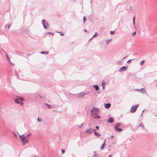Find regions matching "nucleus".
<instances>
[{"label":"nucleus","instance_id":"nucleus-1","mask_svg":"<svg viewBox=\"0 0 157 157\" xmlns=\"http://www.w3.org/2000/svg\"><path fill=\"white\" fill-rule=\"evenodd\" d=\"M99 113V109L94 107L92 108L90 110V113L91 116H93L94 115H98Z\"/></svg>","mask_w":157,"mask_h":157},{"label":"nucleus","instance_id":"nucleus-2","mask_svg":"<svg viewBox=\"0 0 157 157\" xmlns=\"http://www.w3.org/2000/svg\"><path fill=\"white\" fill-rule=\"evenodd\" d=\"M19 137L20 139L21 140V141L22 143V144L24 145L26 143H29V141L28 139L26 138L25 137H23L24 134L22 135H20L18 134Z\"/></svg>","mask_w":157,"mask_h":157},{"label":"nucleus","instance_id":"nucleus-3","mask_svg":"<svg viewBox=\"0 0 157 157\" xmlns=\"http://www.w3.org/2000/svg\"><path fill=\"white\" fill-rule=\"evenodd\" d=\"M42 22L44 28L46 29L48 28V26H49L48 22L46 21L45 20L43 19L42 21Z\"/></svg>","mask_w":157,"mask_h":157},{"label":"nucleus","instance_id":"nucleus-4","mask_svg":"<svg viewBox=\"0 0 157 157\" xmlns=\"http://www.w3.org/2000/svg\"><path fill=\"white\" fill-rule=\"evenodd\" d=\"M139 106V105H136L132 106L130 109V112L132 113H134L136 112L137 108Z\"/></svg>","mask_w":157,"mask_h":157},{"label":"nucleus","instance_id":"nucleus-5","mask_svg":"<svg viewBox=\"0 0 157 157\" xmlns=\"http://www.w3.org/2000/svg\"><path fill=\"white\" fill-rule=\"evenodd\" d=\"M89 93V92L85 93L84 92H81L78 94V96L80 98H82L84 97L85 95L88 94Z\"/></svg>","mask_w":157,"mask_h":157},{"label":"nucleus","instance_id":"nucleus-6","mask_svg":"<svg viewBox=\"0 0 157 157\" xmlns=\"http://www.w3.org/2000/svg\"><path fill=\"white\" fill-rule=\"evenodd\" d=\"M93 129L90 128L86 130L85 132L88 134H91L93 133Z\"/></svg>","mask_w":157,"mask_h":157},{"label":"nucleus","instance_id":"nucleus-7","mask_svg":"<svg viewBox=\"0 0 157 157\" xmlns=\"http://www.w3.org/2000/svg\"><path fill=\"white\" fill-rule=\"evenodd\" d=\"M128 68V66H123L121 67L119 70V72H122L125 71Z\"/></svg>","mask_w":157,"mask_h":157},{"label":"nucleus","instance_id":"nucleus-8","mask_svg":"<svg viewBox=\"0 0 157 157\" xmlns=\"http://www.w3.org/2000/svg\"><path fill=\"white\" fill-rule=\"evenodd\" d=\"M107 121L110 123H112L114 122V119L112 117H110L107 120Z\"/></svg>","mask_w":157,"mask_h":157},{"label":"nucleus","instance_id":"nucleus-9","mask_svg":"<svg viewBox=\"0 0 157 157\" xmlns=\"http://www.w3.org/2000/svg\"><path fill=\"white\" fill-rule=\"evenodd\" d=\"M93 131L94 132V134L95 136H96L97 137H99L101 136V135L99 133L95 132L96 130L95 129H93Z\"/></svg>","mask_w":157,"mask_h":157},{"label":"nucleus","instance_id":"nucleus-10","mask_svg":"<svg viewBox=\"0 0 157 157\" xmlns=\"http://www.w3.org/2000/svg\"><path fill=\"white\" fill-rule=\"evenodd\" d=\"M110 106H111V104L109 103H108L107 104H105V108H107V109L109 108L110 107Z\"/></svg>","mask_w":157,"mask_h":157},{"label":"nucleus","instance_id":"nucleus-11","mask_svg":"<svg viewBox=\"0 0 157 157\" xmlns=\"http://www.w3.org/2000/svg\"><path fill=\"white\" fill-rule=\"evenodd\" d=\"M121 125V123H117V124H116L115 126V129L116 130V129L118 128H118L119 127V126L120 125Z\"/></svg>","mask_w":157,"mask_h":157},{"label":"nucleus","instance_id":"nucleus-12","mask_svg":"<svg viewBox=\"0 0 157 157\" xmlns=\"http://www.w3.org/2000/svg\"><path fill=\"white\" fill-rule=\"evenodd\" d=\"M93 87L96 90H99V87L98 85H95L93 86Z\"/></svg>","mask_w":157,"mask_h":157},{"label":"nucleus","instance_id":"nucleus-13","mask_svg":"<svg viewBox=\"0 0 157 157\" xmlns=\"http://www.w3.org/2000/svg\"><path fill=\"white\" fill-rule=\"evenodd\" d=\"M146 91L143 88L140 89V92L142 94H145L146 93Z\"/></svg>","mask_w":157,"mask_h":157},{"label":"nucleus","instance_id":"nucleus-14","mask_svg":"<svg viewBox=\"0 0 157 157\" xmlns=\"http://www.w3.org/2000/svg\"><path fill=\"white\" fill-rule=\"evenodd\" d=\"M127 10L128 11V12H131V11H132V8L131 7V6H130L129 7V8L128 9H127Z\"/></svg>","mask_w":157,"mask_h":157},{"label":"nucleus","instance_id":"nucleus-15","mask_svg":"<svg viewBox=\"0 0 157 157\" xmlns=\"http://www.w3.org/2000/svg\"><path fill=\"white\" fill-rule=\"evenodd\" d=\"M44 104L47 106L48 109H51L52 108V106L51 105L48 104L47 103H45Z\"/></svg>","mask_w":157,"mask_h":157},{"label":"nucleus","instance_id":"nucleus-16","mask_svg":"<svg viewBox=\"0 0 157 157\" xmlns=\"http://www.w3.org/2000/svg\"><path fill=\"white\" fill-rule=\"evenodd\" d=\"M31 133H29L28 135H27L25 136L24 137H25L26 138L28 139H29V137L31 135Z\"/></svg>","mask_w":157,"mask_h":157},{"label":"nucleus","instance_id":"nucleus-17","mask_svg":"<svg viewBox=\"0 0 157 157\" xmlns=\"http://www.w3.org/2000/svg\"><path fill=\"white\" fill-rule=\"evenodd\" d=\"M96 151H94L93 152L94 153V157H98V155L96 154Z\"/></svg>","mask_w":157,"mask_h":157},{"label":"nucleus","instance_id":"nucleus-18","mask_svg":"<svg viewBox=\"0 0 157 157\" xmlns=\"http://www.w3.org/2000/svg\"><path fill=\"white\" fill-rule=\"evenodd\" d=\"M40 52V53L43 54H48L49 53L48 52H45V51H42L41 52Z\"/></svg>","mask_w":157,"mask_h":157},{"label":"nucleus","instance_id":"nucleus-19","mask_svg":"<svg viewBox=\"0 0 157 157\" xmlns=\"http://www.w3.org/2000/svg\"><path fill=\"white\" fill-rule=\"evenodd\" d=\"M139 127H142L143 128L142 129H143L144 128V125L143 124V123H142L140 124V125L138 126V128Z\"/></svg>","mask_w":157,"mask_h":157},{"label":"nucleus","instance_id":"nucleus-20","mask_svg":"<svg viewBox=\"0 0 157 157\" xmlns=\"http://www.w3.org/2000/svg\"><path fill=\"white\" fill-rule=\"evenodd\" d=\"M112 40V39H109V40H106V43L107 44H108L109 43H110V42H111V41Z\"/></svg>","mask_w":157,"mask_h":157},{"label":"nucleus","instance_id":"nucleus-21","mask_svg":"<svg viewBox=\"0 0 157 157\" xmlns=\"http://www.w3.org/2000/svg\"><path fill=\"white\" fill-rule=\"evenodd\" d=\"M18 99H15V100H14V101L16 103H17V104H19L20 103V102H19V101H18Z\"/></svg>","mask_w":157,"mask_h":157},{"label":"nucleus","instance_id":"nucleus-22","mask_svg":"<svg viewBox=\"0 0 157 157\" xmlns=\"http://www.w3.org/2000/svg\"><path fill=\"white\" fill-rule=\"evenodd\" d=\"M17 99L21 100V101H24V99L23 98L17 96Z\"/></svg>","mask_w":157,"mask_h":157},{"label":"nucleus","instance_id":"nucleus-23","mask_svg":"<svg viewBox=\"0 0 157 157\" xmlns=\"http://www.w3.org/2000/svg\"><path fill=\"white\" fill-rule=\"evenodd\" d=\"M122 129L118 128V129H116V131L117 132H120L122 131Z\"/></svg>","mask_w":157,"mask_h":157},{"label":"nucleus","instance_id":"nucleus-24","mask_svg":"<svg viewBox=\"0 0 157 157\" xmlns=\"http://www.w3.org/2000/svg\"><path fill=\"white\" fill-rule=\"evenodd\" d=\"M37 121L38 122H42V120L41 118H40L39 117H38L37 119Z\"/></svg>","mask_w":157,"mask_h":157},{"label":"nucleus","instance_id":"nucleus-25","mask_svg":"<svg viewBox=\"0 0 157 157\" xmlns=\"http://www.w3.org/2000/svg\"><path fill=\"white\" fill-rule=\"evenodd\" d=\"M105 82L104 80H103L101 82V86L105 85Z\"/></svg>","mask_w":157,"mask_h":157},{"label":"nucleus","instance_id":"nucleus-26","mask_svg":"<svg viewBox=\"0 0 157 157\" xmlns=\"http://www.w3.org/2000/svg\"><path fill=\"white\" fill-rule=\"evenodd\" d=\"M97 115H94V116H91L93 118H94V119H96L97 118Z\"/></svg>","mask_w":157,"mask_h":157},{"label":"nucleus","instance_id":"nucleus-27","mask_svg":"<svg viewBox=\"0 0 157 157\" xmlns=\"http://www.w3.org/2000/svg\"><path fill=\"white\" fill-rule=\"evenodd\" d=\"M96 33H97V32H96L95 33V34H94L93 35V37H92L93 38L94 37H96L98 35V34L97 35Z\"/></svg>","mask_w":157,"mask_h":157},{"label":"nucleus","instance_id":"nucleus-28","mask_svg":"<svg viewBox=\"0 0 157 157\" xmlns=\"http://www.w3.org/2000/svg\"><path fill=\"white\" fill-rule=\"evenodd\" d=\"M133 23L134 26H135V17H134L133 18Z\"/></svg>","mask_w":157,"mask_h":157},{"label":"nucleus","instance_id":"nucleus-29","mask_svg":"<svg viewBox=\"0 0 157 157\" xmlns=\"http://www.w3.org/2000/svg\"><path fill=\"white\" fill-rule=\"evenodd\" d=\"M145 61L144 60H142L140 62V64L141 65H142L144 63Z\"/></svg>","mask_w":157,"mask_h":157},{"label":"nucleus","instance_id":"nucleus-30","mask_svg":"<svg viewBox=\"0 0 157 157\" xmlns=\"http://www.w3.org/2000/svg\"><path fill=\"white\" fill-rule=\"evenodd\" d=\"M134 59H130V60H128V61H127V63H131V61L132 60H134Z\"/></svg>","mask_w":157,"mask_h":157},{"label":"nucleus","instance_id":"nucleus-31","mask_svg":"<svg viewBox=\"0 0 157 157\" xmlns=\"http://www.w3.org/2000/svg\"><path fill=\"white\" fill-rule=\"evenodd\" d=\"M114 31H110V34L111 35H113L114 34Z\"/></svg>","mask_w":157,"mask_h":157},{"label":"nucleus","instance_id":"nucleus-32","mask_svg":"<svg viewBox=\"0 0 157 157\" xmlns=\"http://www.w3.org/2000/svg\"><path fill=\"white\" fill-rule=\"evenodd\" d=\"M46 34H51L53 36V33L50 32H48Z\"/></svg>","mask_w":157,"mask_h":157},{"label":"nucleus","instance_id":"nucleus-33","mask_svg":"<svg viewBox=\"0 0 157 157\" xmlns=\"http://www.w3.org/2000/svg\"><path fill=\"white\" fill-rule=\"evenodd\" d=\"M6 57H7V59L8 60V61H9L10 63H11L10 61V59L9 58L8 56H7Z\"/></svg>","mask_w":157,"mask_h":157},{"label":"nucleus","instance_id":"nucleus-34","mask_svg":"<svg viewBox=\"0 0 157 157\" xmlns=\"http://www.w3.org/2000/svg\"><path fill=\"white\" fill-rule=\"evenodd\" d=\"M135 90L137 91L140 92V89H135Z\"/></svg>","mask_w":157,"mask_h":157},{"label":"nucleus","instance_id":"nucleus-35","mask_svg":"<svg viewBox=\"0 0 157 157\" xmlns=\"http://www.w3.org/2000/svg\"><path fill=\"white\" fill-rule=\"evenodd\" d=\"M86 20V17L84 16L83 17V20L84 23L85 22Z\"/></svg>","mask_w":157,"mask_h":157},{"label":"nucleus","instance_id":"nucleus-36","mask_svg":"<svg viewBox=\"0 0 157 157\" xmlns=\"http://www.w3.org/2000/svg\"><path fill=\"white\" fill-rule=\"evenodd\" d=\"M61 151H62V153L63 154V153H65V150H64V149H62Z\"/></svg>","mask_w":157,"mask_h":157},{"label":"nucleus","instance_id":"nucleus-37","mask_svg":"<svg viewBox=\"0 0 157 157\" xmlns=\"http://www.w3.org/2000/svg\"><path fill=\"white\" fill-rule=\"evenodd\" d=\"M105 141H106V140L105 139V141L104 142V143H103L102 146H105Z\"/></svg>","mask_w":157,"mask_h":157},{"label":"nucleus","instance_id":"nucleus-38","mask_svg":"<svg viewBox=\"0 0 157 157\" xmlns=\"http://www.w3.org/2000/svg\"><path fill=\"white\" fill-rule=\"evenodd\" d=\"M95 128L97 130H98L99 128V127L98 126H96Z\"/></svg>","mask_w":157,"mask_h":157},{"label":"nucleus","instance_id":"nucleus-39","mask_svg":"<svg viewBox=\"0 0 157 157\" xmlns=\"http://www.w3.org/2000/svg\"><path fill=\"white\" fill-rule=\"evenodd\" d=\"M13 135L16 138H17V135L15 133H13Z\"/></svg>","mask_w":157,"mask_h":157},{"label":"nucleus","instance_id":"nucleus-40","mask_svg":"<svg viewBox=\"0 0 157 157\" xmlns=\"http://www.w3.org/2000/svg\"><path fill=\"white\" fill-rule=\"evenodd\" d=\"M38 95L39 96V97H40V98H42V99L43 98L41 96H40L39 94H38Z\"/></svg>","mask_w":157,"mask_h":157},{"label":"nucleus","instance_id":"nucleus-41","mask_svg":"<svg viewBox=\"0 0 157 157\" xmlns=\"http://www.w3.org/2000/svg\"><path fill=\"white\" fill-rule=\"evenodd\" d=\"M60 35H61V36H63L64 35V34H63V33H62V32H60Z\"/></svg>","mask_w":157,"mask_h":157},{"label":"nucleus","instance_id":"nucleus-42","mask_svg":"<svg viewBox=\"0 0 157 157\" xmlns=\"http://www.w3.org/2000/svg\"><path fill=\"white\" fill-rule=\"evenodd\" d=\"M128 56H126L124 57L123 59H122V61H123V59H125Z\"/></svg>","mask_w":157,"mask_h":157},{"label":"nucleus","instance_id":"nucleus-43","mask_svg":"<svg viewBox=\"0 0 157 157\" xmlns=\"http://www.w3.org/2000/svg\"><path fill=\"white\" fill-rule=\"evenodd\" d=\"M104 147L103 146H102L101 147V149L102 150V149H103Z\"/></svg>","mask_w":157,"mask_h":157},{"label":"nucleus","instance_id":"nucleus-44","mask_svg":"<svg viewBox=\"0 0 157 157\" xmlns=\"http://www.w3.org/2000/svg\"><path fill=\"white\" fill-rule=\"evenodd\" d=\"M83 124V123H82L81 124V126H78V127L79 128H81L82 126V125Z\"/></svg>","mask_w":157,"mask_h":157},{"label":"nucleus","instance_id":"nucleus-45","mask_svg":"<svg viewBox=\"0 0 157 157\" xmlns=\"http://www.w3.org/2000/svg\"><path fill=\"white\" fill-rule=\"evenodd\" d=\"M97 118L99 119L101 117L100 116L97 115Z\"/></svg>","mask_w":157,"mask_h":157},{"label":"nucleus","instance_id":"nucleus-46","mask_svg":"<svg viewBox=\"0 0 157 157\" xmlns=\"http://www.w3.org/2000/svg\"><path fill=\"white\" fill-rule=\"evenodd\" d=\"M136 32H134L132 34V35H134L136 34Z\"/></svg>","mask_w":157,"mask_h":157},{"label":"nucleus","instance_id":"nucleus-47","mask_svg":"<svg viewBox=\"0 0 157 157\" xmlns=\"http://www.w3.org/2000/svg\"><path fill=\"white\" fill-rule=\"evenodd\" d=\"M120 61H118L117 62V63L118 64H120Z\"/></svg>","mask_w":157,"mask_h":157},{"label":"nucleus","instance_id":"nucleus-48","mask_svg":"<svg viewBox=\"0 0 157 157\" xmlns=\"http://www.w3.org/2000/svg\"><path fill=\"white\" fill-rule=\"evenodd\" d=\"M19 104H21V105L22 106L23 105V102H20V103Z\"/></svg>","mask_w":157,"mask_h":157},{"label":"nucleus","instance_id":"nucleus-49","mask_svg":"<svg viewBox=\"0 0 157 157\" xmlns=\"http://www.w3.org/2000/svg\"><path fill=\"white\" fill-rule=\"evenodd\" d=\"M103 87H102V88L103 89H105V85H103V86H102Z\"/></svg>","mask_w":157,"mask_h":157},{"label":"nucleus","instance_id":"nucleus-50","mask_svg":"<svg viewBox=\"0 0 157 157\" xmlns=\"http://www.w3.org/2000/svg\"><path fill=\"white\" fill-rule=\"evenodd\" d=\"M84 31L85 32H87V30L86 29H84Z\"/></svg>","mask_w":157,"mask_h":157},{"label":"nucleus","instance_id":"nucleus-51","mask_svg":"<svg viewBox=\"0 0 157 157\" xmlns=\"http://www.w3.org/2000/svg\"><path fill=\"white\" fill-rule=\"evenodd\" d=\"M114 137V136H111V139L113 138Z\"/></svg>","mask_w":157,"mask_h":157},{"label":"nucleus","instance_id":"nucleus-52","mask_svg":"<svg viewBox=\"0 0 157 157\" xmlns=\"http://www.w3.org/2000/svg\"><path fill=\"white\" fill-rule=\"evenodd\" d=\"M92 38H92V37L89 40V41H90V40L92 39Z\"/></svg>","mask_w":157,"mask_h":157},{"label":"nucleus","instance_id":"nucleus-53","mask_svg":"<svg viewBox=\"0 0 157 157\" xmlns=\"http://www.w3.org/2000/svg\"><path fill=\"white\" fill-rule=\"evenodd\" d=\"M10 25H10H10H8V29H9V28H10Z\"/></svg>","mask_w":157,"mask_h":157},{"label":"nucleus","instance_id":"nucleus-54","mask_svg":"<svg viewBox=\"0 0 157 157\" xmlns=\"http://www.w3.org/2000/svg\"><path fill=\"white\" fill-rule=\"evenodd\" d=\"M92 2H93V0H91L90 1V3H92Z\"/></svg>","mask_w":157,"mask_h":157},{"label":"nucleus","instance_id":"nucleus-55","mask_svg":"<svg viewBox=\"0 0 157 157\" xmlns=\"http://www.w3.org/2000/svg\"><path fill=\"white\" fill-rule=\"evenodd\" d=\"M115 143H116V142L115 141L113 142V144H115Z\"/></svg>","mask_w":157,"mask_h":157},{"label":"nucleus","instance_id":"nucleus-56","mask_svg":"<svg viewBox=\"0 0 157 157\" xmlns=\"http://www.w3.org/2000/svg\"><path fill=\"white\" fill-rule=\"evenodd\" d=\"M112 156V155H110L109 156V157H111Z\"/></svg>","mask_w":157,"mask_h":157},{"label":"nucleus","instance_id":"nucleus-57","mask_svg":"<svg viewBox=\"0 0 157 157\" xmlns=\"http://www.w3.org/2000/svg\"><path fill=\"white\" fill-rule=\"evenodd\" d=\"M145 110V109L144 110L142 111V113L144 112V111Z\"/></svg>","mask_w":157,"mask_h":157},{"label":"nucleus","instance_id":"nucleus-58","mask_svg":"<svg viewBox=\"0 0 157 157\" xmlns=\"http://www.w3.org/2000/svg\"><path fill=\"white\" fill-rule=\"evenodd\" d=\"M97 92H98V94H99V93H100V92H99V91H98Z\"/></svg>","mask_w":157,"mask_h":157},{"label":"nucleus","instance_id":"nucleus-59","mask_svg":"<svg viewBox=\"0 0 157 157\" xmlns=\"http://www.w3.org/2000/svg\"><path fill=\"white\" fill-rule=\"evenodd\" d=\"M27 56H29V54H28V55H27Z\"/></svg>","mask_w":157,"mask_h":157},{"label":"nucleus","instance_id":"nucleus-60","mask_svg":"<svg viewBox=\"0 0 157 157\" xmlns=\"http://www.w3.org/2000/svg\"><path fill=\"white\" fill-rule=\"evenodd\" d=\"M34 157H36V156L35 155Z\"/></svg>","mask_w":157,"mask_h":157},{"label":"nucleus","instance_id":"nucleus-61","mask_svg":"<svg viewBox=\"0 0 157 157\" xmlns=\"http://www.w3.org/2000/svg\"><path fill=\"white\" fill-rule=\"evenodd\" d=\"M3 51L4 52H5V51H4V50H3Z\"/></svg>","mask_w":157,"mask_h":157},{"label":"nucleus","instance_id":"nucleus-62","mask_svg":"<svg viewBox=\"0 0 157 157\" xmlns=\"http://www.w3.org/2000/svg\"><path fill=\"white\" fill-rule=\"evenodd\" d=\"M3 51L4 52H5V51H4V50H3Z\"/></svg>","mask_w":157,"mask_h":157},{"label":"nucleus","instance_id":"nucleus-63","mask_svg":"<svg viewBox=\"0 0 157 157\" xmlns=\"http://www.w3.org/2000/svg\"><path fill=\"white\" fill-rule=\"evenodd\" d=\"M156 86L157 87V84L156 85Z\"/></svg>","mask_w":157,"mask_h":157},{"label":"nucleus","instance_id":"nucleus-64","mask_svg":"<svg viewBox=\"0 0 157 157\" xmlns=\"http://www.w3.org/2000/svg\"><path fill=\"white\" fill-rule=\"evenodd\" d=\"M156 117H157V115H156Z\"/></svg>","mask_w":157,"mask_h":157}]
</instances>
